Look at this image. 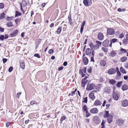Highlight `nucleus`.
<instances>
[{"mask_svg":"<svg viewBox=\"0 0 128 128\" xmlns=\"http://www.w3.org/2000/svg\"><path fill=\"white\" fill-rule=\"evenodd\" d=\"M95 87L96 86L94 84H90L87 85L86 89L88 90H91L94 89Z\"/></svg>","mask_w":128,"mask_h":128,"instance_id":"nucleus-1","label":"nucleus"},{"mask_svg":"<svg viewBox=\"0 0 128 128\" xmlns=\"http://www.w3.org/2000/svg\"><path fill=\"white\" fill-rule=\"evenodd\" d=\"M83 3L84 5L86 6H88L92 4V0H84Z\"/></svg>","mask_w":128,"mask_h":128,"instance_id":"nucleus-2","label":"nucleus"},{"mask_svg":"<svg viewBox=\"0 0 128 128\" xmlns=\"http://www.w3.org/2000/svg\"><path fill=\"white\" fill-rule=\"evenodd\" d=\"M107 33L108 34H109L110 35H112L114 34L115 33L114 30V29L111 28H108L107 29Z\"/></svg>","mask_w":128,"mask_h":128,"instance_id":"nucleus-3","label":"nucleus"},{"mask_svg":"<svg viewBox=\"0 0 128 128\" xmlns=\"http://www.w3.org/2000/svg\"><path fill=\"white\" fill-rule=\"evenodd\" d=\"M18 31L17 30H15L13 31L10 34V36L13 37L16 36L18 34Z\"/></svg>","mask_w":128,"mask_h":128,"instance_id":"nucleus-4","label":"nucleus"},{"mask_svg":"<svg viewBox=\"0 0 128 128\" xmlns=\"http://www.w3.org/2000/svg\"><path fill=\"white\" fill-rule=\"evenodd\" d=\"M98 38L100 40H102L104 38V36L103 34L101 32H99L98 34Z\"/></svg>","mask_w":128,"mask_h":128,"instance_id":"nucleus-5","label":"nucleus"},{"mask_svg":"<svg viewBox=\"0 0 128 128\" xmlns=\"http://www.w3.org/2000/svg\"><path fill=\"white\" fill-rule=\"evenodd\" d=\"M122 106L124 107H126L128 106V100H124L121 102Z\"/></svg>","mask_w":128,"mask_h":128,"instance_id":"nucleus-6","label":"nucleus"},{"mask_svg":"<svg viewBox=\"0 0 128 128\" xmlns=\"http://www.w3.org/2000/svg\"><path fill=\"white\" fill-rule=\"evenodd\" d=\"M89 46L93 50H95L98 48V46L97 45H94L92 42H91L89 44Z\"/></svg>","mask_w":128,"mask_h":128,"instance_id":"nucleus-7","label":"nucleus"},{"mask_svg":"<svg viewBox=\"0 0 128 128\" xmlns=\"http://www.w3.org/2000/svg\"><path fill=\"white\" fill-rule=\"evenodd\" d=\"M110 43L109 40H105L102 43V45L104 47H108Z\"/></svg>","mask_w":128,"mask_h":128,"instance_id":"nucleus-8","label":"nucleus"},{"mask_svg":"<svg viewBox=\"0 0 128 128\" xmlns=\"http://www.w3.org/2000/svg\"><path fill=\"white\" fill-rule=\"evenodd\" d=\"M116 70L114 68H111L109 69L108 71V73L110 74H112L116 72Z\"/></svg>","mask_w":128,"mask_h":128,"instance_id":"nucleus-9","label":"nucleus"},{"mask_svg":"<svg viewBox=\"0 0 128 128\" xmlns=\"http://www.w3.org/2000/svg\"><path fill=\"white\" fill-rule=\"evenodd\" d=\"M90 112L92 114H96L98 112V110L96 108H94L91 109Z\"/></svg>","mask_w":128,"mask_h":128,"instance_id":"nucleus-10","label":"nucleus"},{"mask_svg":"<svg viewBox=\"0 0 128 128\" xmlns=\"http://www.w3.org/2000/svg\"><path fill=\"white\" fill-rule=\"evenodd\" d=\"M94 121L96 124H99L100 123V119L98 116H95L94 119Z\"/></svg>","mask_w":128,"mask_h":128,"instance_id":"nucleus-11","label":"nucleus"},{"mask_svg":"<svg viewBox=\"0 0 128 128\" xmlns=\"http://www.w3.org/2000/svg\"><path fill=\"white\" fill-rule=\"evenodd\" d=\"M88 80L85 79H82L81 81L82 86L84 88L88 82Z\"/></svg>","mask_w":128,"mask_h":128,"instance_id":"nucleus-12","label":"nucleus"},{"mask_svg":"<svg viewBox=\"0 0 128 128\" xmlns=\"http://www.w3.org/2000/svg\"><path fill=\"white\" fill-rule=\"evenodd\" d=\"M112 116L111 114H110L108 116V118H107V119L108 121V122L109 124L110 123L112 122Z\"/></svg>","mask_w":128,"mask_h":128,"instance_id":"nucleus-13","label":"nucleus"},{"mask_svg":"<svg viewBox=\"0 0 128 128\" xmlns=\"http://www.w3.org/2000/svg\"><path fill=\"white\" fill-rule=\"evenodd\" d=\"M20 67L22 69H24L25 68V64L23 60H21L20 62Z\"/></svg>","mask_w":128,"mask_h":128,"instance_id":"nucleus-14","label":"nucleus"},{"mask_svg":"<svg viewBox=\"0 0 128 128\" xmlns=\"http://www.w3.org/2000/svg\"><path fill=\"white\" fill-rule=\"evenodd\" d=\"M102 104L101 101L98 100H96L94 103V105L95 106H100Z\"/></svg>","mask_w":128,"mask_h":128,"instance_id":"nucleus-15","label":"nucleus"},{"mask_svg":"<svg viewBox=\"0 0 128 128\" xmlns=\"http://www.w3.org/2000/svg\"><path fill=\"white\" fill-rule=\"evenodd\" d=\"M124 120L120 119H118L117 120V123L119 125H121L124 123Z\"/></svg>","mask_w":128,"mask_h":128,"instance_id":"nucleus-16","label":"nucleus"},{"mask_svg":"<svg viewBox=\"0 0 128 128\" xmlns=\"http://www.w3.org/2000/svg\"><path fill=\"white\" fill-rule=\"evenodd\" d=\"M113 97L114 99L115 100H117L118 99V94L115 92H113Z\"/></svg>","mask_w":128,"mask_h":128,"instance_id":"nucleus-17","label":"nucleus"},{"mask_svg":"<svg viewBox=\"0 0 128 128\" xmlns=\"http://www.w3.org/2000/svg\"><path fill=\"white\" fill-rule=\"evenodd\" d=\"M83 61L84 64L86 65L88 64V60L87 57H84L83 58Z\"/></svg>","mask_w":128,"mask_h":128,"instance_id":"nucleus-18","label":"nucleus"},{"mask_svg":"<svg viewBox=\"0 0 128 128\" xmlns=\"http://www.w3.org/2000/svg\"><path fill=\"white\" fill-rule=\"evenodd\" d=\"M122 89L124 91L127 90L128 89V86L126 84L122 85Z\"/></svg>","mask_w":128,"mask_h":128,"instance_id":"nucleus-19","label":"nucleus"},{"mask_svg":"<svg viewBox=\"0 0 128 128\" xmlns=\"http://www.w3.org/2000/svg\"><path fill=\"white\" fill-rule=\"evenodd\" d=\"M85 53L86 55H89L91 53V50L90 48H87L86 50Z\"/></svg>","mask_w":128,"mask_h":128,"instance_id":"nucleus-20","label":"nucleus"},{"mask_svg":"<svg viewBox=\"0 0 128 128\" xmlns=\"http://www.w3.org/2000/svg\"><path fill=\"white\" fill-rule=\"evenodd\" d=\"M117 54L114 51H112L110 54V56L112 57H114L116 56Z\"/></svg>","mask_w":128,"mask_h":128,"instance_id":"nucleus-21","label":"nucleus"},{"mask_svg":"<svg viewBox=\"0 0 128 128\" xmlns=\"http://www.w3.org/2000/svg\"><path fill=\"white\" fill-rule=\"evenodd\" d=\"M100 64L102 66H104L106 64V62L104 60H102L100 62Z\"/></svg>","mask_w":128,"mask_h":128,"instance_id":"nucleus-22","label":"nucleus"},{"mask_svg":"<svg viewBox=\"0 0 128 128\" xmlns=\"http://www.w3.org/2000/svg\"><path fill=\"white\" fill-rule=\"evenodd\" d=\"M89 96L92 100H94L95 98V96L93 93H90L89 94Z\"/></svg>","mask_w":128,"mask_h":128,"instance_id":"nucleus-23","label":"nucleus"},{"mask_svg":"<svg viewBox=\"0 0 128 128\" xmlns=\"http://www.w3.org/2000/svg\"><path fill=\"white\" fill-rule=\"evenodd\" d=\"M6 25L8 27H11L13 25L12 24V22L10 21L7 22L6 23Z\"/></svg>","mask_w":128,"mask_h":128,"instance_id":"nucleus-24","label":"nucleus"},{"mask_svg":"<svg viewBox=\"0 0 128 128\" xmlns=\"http://www.w3.org/2000/svg\"><path fill=\"white\" fill-rule=\"evenodd\" d=\"M117 40V39L114 38L110 40V44H109V46L111 47L112 45V43H114L116 42V41Z\"/></svg>","mask_w":128,"mask_h":128,"instance_id":"nucleus-25","label":"nucleus"},{"mask_svg":"<svg viewBox=\"0 0 128 128\" xmlns=\"http://www.w3.org/2000/svg\"><path fill=\"white\" fill-rule=\"evenodd\" d=\"M127 57L124 56L120 58V61L121 62H125L127 59Z\"/></svg>","mask_w":128,"mask_h":128,"instance_id":"nucleus-26","label":"nucleus"},{"mask_svg":"<svg viewBox=\"0 0 128 128\" xmlns=\"http://www.w3.org/2000/svg\"><path fill=\"white\" fill-rule=\"evenodd\" d=\"M122 81H121L118 82L116 84V86L118 88L120 87L122 84Z\"/></svg>","mask_w":128,"mask_h":128,"instance_id":"nucleus-27","label":"nucleus"},{"mask_svg":"<svg viewBox=\"0 0 128 128\" xmlns=\"http://www.w3.org/2000/svg\"><path fill=\"white\" fill-rule=\"evenodd\" d=\"M82 109L83 110V112H86L88 111V108H87L86 106V105H84L82 107Z\"/></svg>","mask_w":128,"mask_h":128,"instance_id":"nucleus-28","label":"nucleus"},{"mask_svg":"<svg viewBox=\"0 0 128 128\" xmlns=\"http://www.w3.org/2000/svg\"><path fill=\"white\" fill-rule=\"evenodd\" d=\"M110 83L111 84H114L116 83V81L113 79H111L109 80V81Z\"/></svg>","mask_w":128,"mask_h":128,"instance_id":"nucleus-29","label":"nucleus"},{"mask_svg":"<svg viewBox=\"0 0 128 128\" xmlns=\"http://www.w3.org/2000/svg\"><path fill=\"white\" fill-rule=\"evenodd\" d=\"M62 29V27L60 26H59L58 27L56 32L58 34H60L61 32Z\"/></svg>","mask_w":128,"mask_h":128,"instance_id":"nucleus-30","label":"nucleus"},{"mask_svg":"<svg viewBox=\"0 0 128 128\" xmlns=\"http://www.w3.org/2000/svg\"><path fill=\"white\" fill-rule=\"evenodd\" d=\"M68 18L70 24V25L72 24V19L71 18V15H70V14L69 15Z\"/></svg>","mask_w":128,"mask_h":128,"instance_id":"nucleus-31","label":"nucleus"},{"mask_svg":"<svg viewBox=\"0 0 128 128\" xmlns=\"http://www.w3.org/2000/svg\"><path fill=\"white\" fill-rule=\"evenodd\" d=\"M120 70L121 72L122 73L124 74L126 73V70L122 67L120 68Z\"/></svg>","mask_w":128,"mask_h":128,"instance_id":"nucleus-32","label":"nucleus"},{"mask_svg":"<svg viewBox=\"0 0 128 128\" xmlns=\"http://www.w3.org/2000/svg\"><path fill=\"white\" fill-rule=\"evenodd\" d=\"M66 118V117L65 116H64L61 117L60 119V121L61 123H62V122L64 120H65Z\"/></svg>","mask_w":128,"mask_h":128,"instance_id":"nucleus-33","label":"nucleus"},{"mask_svg":"<svg viewBox=\"0 0 128 128\" xmlns=\"http://www.w3.org/2000/svg\"><path fill=\"white\" fill-rule=\"evenodd\" d=\"M22 13L20 12H19L18 11H16L15 12V16L16 17L18 16L21 15Z\"/></svg>","mask_w":128,"mask_h":128,"instance_id":"nucleus-34","label":"nucleus"},{"mask_svg":"<svg viewBox=\"0 0 128 128\" xmlns=\"http://www.w3.org/2000/svg\"><path fill=\"white\" fill-rule=\"evenodd\" d=\"M26 5V1H23L22 2V3L20 5V6H22V7H24Z\"/></svg>","mask_w":128,"mask_h":128,"instance_id":"nucleus-35","label":"nucleus"},{"mask_svg":"<svg viewBox=\"0 0 128 128\" xmlns=\"http://www.w3.org/2000/svg\"><path fill=\"white\" fill-rule=\"evenodd\" d=\"M96 45H97L98 46V48H99V46H100L102 44V42L98 41H96Z\"/></svg>","mask_w":128,"mask_h":128,"instance_id":"nucleus-36","label":"nucleus"},{"mask_svg":"<svg viewBox=\"0 0 128 128\" xmlns=\"http://www.w3.org/2000/svg\"><path fill=\"white\" fill-rule=\"evenodd\" d=\"M21 20V18H17L15 20V22L16 23V24H17L18 23H19Z\"/></svg>","mask_w":128,"mask_h":128,"instance_id":"nucleus-37","label":"nucleus"},{"mask_svg":"<svg viewBox=\"0 0 128 128\" xmlns=\"http://www.w3.org/2000/svg\"><path fill=\"white\" fill-rule=\"evenodd\" d=\"M120 51L122 52V53H127V51L125 49H124L122 48L120 50Z\"/></svg>","mask_w":128,"mask_h":128,"instance_id":"nucleus-38","label":"nucleus"},{"mask_svg":"<svg viewBox=\"0 0 128 128\" xmlns=\"http://www.w3.org/2000/svg\"><path fill=\"white\" fill-rule=\"evenodd\" d=\"M30 104L31 105H33L35 104H38V103H37V102L33 100L30 102Z\"/></svg>","mask_w":128,"mask_h":128,"instance_id":"nucleus-39","label":"nucleus"},{"mask_svg":"<svg viewBox=\"0 0 128 128\" xmlns=\"http://www.w3.org/2000/svg\"><path fill=\"white\" fill-rule=\"evenodd\" d=\"M126 39H124L123 40V44L126 45L128 43V41Z\"/></svg>","mask_w":128,"mask_h":128,"instance_id":"nucleus-40","label":"nucleus"},{"mask_svg":"<svg viewBox=\"0 0 128 128\" xmlns=\"http://www.w3.org/2000/svg\"><path fill=\"white\" fill-rule=\"evenodd\" d=\"M5 15V14L4 12L2 13L0 15V19H2L3 18H4Z\"/></svg>","mask_w":128,"mask_h":128,"instance_id":"nucleus-41","label":"nucleus"},{"mask_svg":"<svg viewBox=\"0 0 128 128\" xmlns=\"http://www.w3.org/2000/svg\"><path fill=\"white\" fill-rule=\"evenodd\" d=\"M88 101L87 97H86L84 98L82 100L83 102L87 103Z\"/></svg>","mask_w":128,"mask_h":128,"instance_id":"nucleus-42","label":"nucleus"},{"mask_svg":"<svg viewBox=\"0 0 128 128\" xmlns=\"http://www.w3.org/2000/svg\"><path fill=\"white\" fill-rule=\"evenodd\" d=\"M4 7V4L2 3H0V8H3Z\"/></svg>","mask_w":128,"mask_h":128,"instance_id":"nucleus-43","label":"nucleus"},{"mask_svg":"<svg viewBox=\"0 0 128 128\" xmlns=\"http://www.w3.org/2000/svg\"><path fill=\"white\" fill-rule=\"evenodd\" d=\"M34 56L37 57L38 58H40L41 57L38 54H34Z\"/></svg>","mask_w":128,"mask_h":128,"instance_id":"nucleus-44","label":"nucleus"},{"mask_svg":"<svg viewBox=\"0 0 128 128\" xmlns=\"http://www.w3.org/2000/svg\"><path fill=\"white\" fill-rule=\"evenodd\" d=\"M86 116L87 117H88L90 115V113L88 112V111H87L86 112Z\"/></svg>","mask_w":128,"mask_h":128,"instance_id":"nucleus-45","label":"nucleus"},{"mask_svg":"<svg viewBox=\"0 0 128 128\" xmlns=\"http://www.w3.org/2000/svg\"><path fill=\"white\" fill-rule=\"evenodd\" d=\"M124 36V34L123 33H122L119 35V38H123Z\"/></svg>","mask_w":128,"mask_h":128,"instance_id":"nucleus-46","label":"nucleus"},{"mask_svg":"<svg viewBox=\"0 0 128 128\" xmlns=\"http://www.w3.org/2000/svg\"><path fill=\"white\" fill-rule=\"evenodd\" d=\"M13 69V68L12 66L10 67L8 70V71L9 72H11L12 70Z\"/></svg>","mask_w":128,"mask_h":128,"instance_id":"nucleus-47","label":"nucleus"},{"mask_svg":"<svg viewBox=\"0 0 128 128\" xmlns=\"http://www.w3.org/2000/svg\"><path fill=\"white\" fill-rule=\"evenodd\" d=\"M54 50L52 49H51L48 52V53L49 54H51L53 53L54 52Z\"/></svg>","mask_w":128,"mask_h":128,"instance_id":"nucleus-48","label":"nucleus"},{"mask_svg":"<svg viewBox=\"0 0 128 128\" xmlns=\"http://www.w3.org/2000/svg\"><path fill=\"white\" fill-rule=\"evenodd\" d=\"M102 49L104 52H106L107 51V48H106L103 47Z\"/></svg>","mask_w":128,"mask_h":128,"instance_id":"nucleus-49","label":"nucleus"},{"mask_svg":"<svg viewBox=\"0 0 128 128\" xmlns=\"http://www.w3.org/2000/svg\"><path fill=\"white\" fill-rule=\"evenodd\" d=\"M104 80V79L103 77H101L100 78V82H103Z\"/></svg>","mask_w":128,"mask_h":128,"instance_id":"nucleus-50","label":"nucleus"},{"mask_svg":"<svg viewBox=\"0 0 128 128\" xmlns=\"http://www.w3.org/2000/svg\"><path fill=\"white\" fill-rule=\"evenodd\" d=\"M83 72H84V73H86V68L85 67H84L83 68V69L82 70Z\"/></svg>","mask_w":128,"mask_h":128,"instance_id":"nucleus-51","label":"nucleus"},{"mask_svg":"<svg viewBox=\"0 0 128 128\" xmlns=\"http://www.w3.org/2000/svg\"><path fill=\"white\" fill-rule=\"evenodd\" d=\"M4 38V36L3 35H1L0 36V40H3Z\"/></svg>","mask_w":128,"mask_h":128,"instance_id":"nucleus-52","label":"nucleus"},{"mask_svg":"<svg viewBox=\"0 0 128 128\" xmlns=\"http://www.w3.org/2000/svg\"><path fill=\"white\" fill-rule=\"evenodd\" d=\"M13 17H8L7 18L6 20H11L13 18Z\"/></svg>","mask_w":128,"mask_h":128,"instance_id":"nucleus-53","label":"nucleus"},{"mask_svg":"<svg viewBox=\"0 0 128 128\" xmlns=\"http://www.w3.org/2000/svg\"><path fill=\"white\" fill-rule=\"evenodd\" d=\"M4 29L2 28L1 26H0V32H4Z\"/></svg>","mask_w":128,"mask_h":128,"instance_id":"nucleus-54","label":"nucleus"},{"mask_svg":"<svg viewBox=\"0 0 128 128\" xmlns=\"http://www.w3.org/2000/svg\"><path fill=\"white\" fill-rule=\"evenodd\" d=\"M3 62L4 64L7 61V59L6 58H3L2 59Z\"/></svg>","mask_w":128,"mask_h":128,"instance_id":"nucleus-55","label":"nucleus"},{"mask_svg":"<svg viewBox=\"0 0 128 128\" xmlns=\"http://www.w3.org/2000/svg\"><path fill=\"white\" fill-rule=\"evenodd\" d=\"M117 76H121V74L120 72H119V70H118L117 71Z\"/></svg>","mask_w":128,"mask_h":128,"instance_id":"nucleus-56","label":"nucleus"},{"mask_svg":"<svg viewBox=\"0 0 128 128\" xmlns=\"http://www.w3.org/2000/svg\"><path fill=\"white\" fill-rule=\"evenodd\" d=\"M84 29V27L81 26L80 29V33L82 34L83 32V30Z\"/></svg>","mask_w":128,"mask_h":128,"instance_id":"nucleus-57","label":"nucleus"},{"mask_svg":"<svg viewBox=\"0 0 128 128\" xmlns=\"http://www.w3.org/2000/svg\"><path fill=\"white\" fill-rule=\"evenodd\" d=\"M21 94L22 92H19L17 93L16 94V97L18 98H19V95Z\"/></svg>","mask_w":128,"mask_h":128,"instance_id":"nucleus-58","label":"nucleus"},{"mask_svg":"<svg viewBox=\"0 0 128 128\" xmlns=\"http://www.w3.org/2000/svg\"><path fill=\"white\" fill-rule=\"evenodd\" d=\"M124 66L126 68H128V62H126Z\"/></svg>","mask_w":128,"mask_h":128,"instance_id":"nucleus-59","label":"nucleus"},{"mask_svg":"<svg viewBox=\"0 0 128 128\" xmlns=\"http://www.w3.org/2000/svg\"><path fill=\"white\" fill-rule=\"evenodd\" d=\"M85 24V21H84L82 23L81 26L84 27Z\"/></svg>","mask_w":128,"mask_h":128,"instance_id":"nucleus-60","label":"nucleus"},{"mask_svg":"<svg viewBox=\"0 0 128 128\" xmlns=\"http://www.w3.org/2000/svg\"><path fill=\"white\" fill-rule=\"evenodd\" d=\"M106 100H105L104 101L102 105V106L104 107L105 106V105L106 104Z\"/></svg>","mask_w":128,"mask_h":128,"instance_id":"nucleus-61","label":"nucleus"},{"mask_svg":"<svg viewBox=\"0 0 128 128\" xmlns=\"http://www.w3.org/2000/svg\"><path fill=\"white\" fill-rule=\"evenodd\" d=\"M124 80H127L128 78V76H124Z\"/></svg>","mask_w":128,"mask_h":128,"instance_id":"nucleus-62","label":"nucleus"},{"mask_svg":"<svg viewBox=\"0 0 128 128\" xmlns=\"http://www.w3.org/2000/svg\"><path fill=\"white\" fill-rule=\"evenodd\" d=\"M63 68V66H61L59 67L58 68V70H62Z\"/></svg>","mask_w":128,"mask_h":128,"instance_id":"nucleus-63","label":"nucleus"},{"mask_svg":"<svg viewBox=\"0 0 128 128\" xmlns=\"http://www.w3.org/2000/svg\"><path fill=\"white\" fill-rule=\"evenodd\" d=\"M67 64V62H64L63 63V65L64 66H66Z\"/></svg>","mask_w":128,"mask_h":128,"instance_id":"nucleus-64","label":"nucleus"}]
</instances>
